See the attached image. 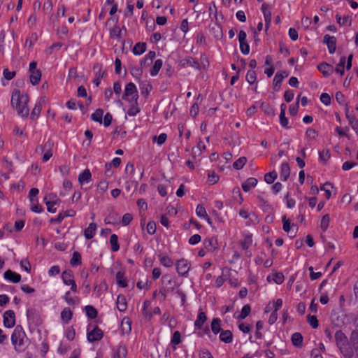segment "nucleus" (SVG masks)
<instances>
[{"label": "nucleus", "instance_id": "obj_59", "mask_svg": "<svg viewBox=\"0 0 358 358\" xmlns=\"http://www.w3.org/2000/svg\"><path fill=\"white\" fill-rule=\"evenodd\" d=\"M121 33H122V29H120L118 27L115 26L110 30V37L111 38H114V37L120 38Z\"/></svg>", "mask_w": 358, "mask_h": 358}, {"label": "nucleus", "instance_id": "obj_24", "mask_svg": "<svg viewBox=\"0 0 358 358\" xmlns=\"http://www.w3.org/2000/svg\"><path fill=\"white\" fill-rule=\"evenodd\" d=\"M146 50V43H137L133 50L132 52L135 55H140L143 54Z\"/></svg>", "mask_w": 358, "mask_h": 358}, {"label": "nucleus", "instance_id": "obj_46", "mask_svg": "<svg viewBox=\"0 0 358 358\" xmlns=\"http://www.w3.org/2000/svg\"><path fill=\"white\" fill-rule=\"evenodd\" d=\"M130 70H131V73L132 74V76H134L136 79L140 80V78L143 74L142 69L141 67L136 68V67L131 66Z\"/></svg>", "mask_w": 358, "mask_h": 358}, {"label": "nucleus", "instance_id": "obj_23", "mask_svg": "<svg viewBox=\"0 0 358 358\" xmlns=\"http://www.w3.org/2000/svg\"><path fill=\"white\" fill-rule=\"evenodd\" d=\"M207 317L206 313L200 312L198 315L197 319L194 322V326L196 329H201L204 322L206 321Z\"/></svg>", "mask_w": 358, "mask_h": 358}, {"label": "nucleus", "instance_id": "obj_40", "mask_svg": "<svg viewBox=\"0 0 358 358\" xmlns=\"http://www.w3.org/2000/svg\"><path fill=\"white\" fill-rule=\"evenodd\" d=\"M282 80H283V77L280 76L278 74H275V76L273 78V87L275 91L280 90V88L281 86V83H282Z\"/></svg>", "mask_w": 358, "mask_h": 358}, {"label": "nucleus", "instance_id": "obj_45", "mask_svg": "<svg viewBox=\"0 0 358 358\" xmlns=\"http://www.w3.org/2000/svg\"><path fill=\"white\" fill-rule=\"evenodd\" d=\"M246 80L250 84H253L257 80L256 72L252 70L248 71L246 75Z\"/></svg>", "mask_w": 358, "mask_h": 358}, {"label": "nucleus", "instance_id": "obj_53", "mask_svg": "<svg viewBox=\"0 0 358 358\" xmlns=\"http://www.w3.org/2000/svg\"><path fill=\"white\" fill-rule=\"evenodd\" d=\"M273 280L278 285H280L284 281V275L282 273H275L273 275Z\"/></svg>", "mask_w": 358, "mask_h": 358}, {"label": "nucleus", "instance_id": "obj_12", "mask_svg": "<svg viewBox=\"0 0 358 358\" xmlns=\"http://www.w3.org/2000/svg\"><path fill=\"white\" fill-rule=\"evenodd\" d=\"M4 278L14 283H17L21 280V275L11 270L6 271L3 274Z\"/></svg>", "mask_w": 358, "mask_h": 358}, {"label": "nucleus", "instance_id": "obj_31", "mask_svg": "<svg viewBox=\"0 0 358 358\" xmlns=\"http://www.w3.org/2000/svg\"><path fill=\"white\" fill-rule=\"evenodd\" d=\"M81 263H82V261H81L80 254L78 252L75 251L73 253V256L70 261V264H71V266H75L80 265Z\"/></svg>", "mask_w": 358, "mask_h": 358}, {"label": "nucleus", "instance_id": "obj_15", "mask_svg": "<svg viewBox=\"0 0 358 358\" xmlns=\"http://www.w3.org/2000/svg\"><path fill=\"white\" fill-rule=\"evenodd\" d=\"M292 343L296 347L301 348L303 346V336L301 333L296 332L292 336Z\"/></svg>", "mask_w": 358, "mask_h": 358}, {"label": "nucleus", "instance_id": "obj_22", "mask_svg": "<svg viewBox=\"0 0 358 358\" xmlns=\"http://www.w3.org/2000/svg\"><path fill=\"white\" fill-rule=\"evenodd\" d=\"M116 303L117 308L120 311L123 312L127 309V305L124 296L119 295L117 298Z\"/></svg>", "mask_w": 358, "mask_h": 358}, {"label": "nucleus", "instance_id": "obj_54", "mask_svg": "<svg viewBox=\"0 0 358 358\" xmlns=\"http://www.w3.org/2000/svg\"><path fill=\"white\" fill-rule=\"evenodd\" d=\"M196 215L200 217H205L207 216V213L205 208L201 205H198L196 209Z\"/></svg>", "mask_w": 358, "mask_h": 358}, {"label": "nucleus", "instance_id": "obj_28", "mask_svg": "<svg viewBox=\"0 0 358 358\" xmlns=\"http://www.w3.org/2000/svg\"><path fill=\"white\" fill-rule=\"evenodd\" d=\"M87 316L90 319H94L97 317L98 312L92 306H86L85 308Z\"/></svg>", "mask_w": 358, "mask_h": 358}, {"label": "nucleus", "instance_id": "obj_44", "mask_svg": "<svg viewBox=\"0 0 358 358\" xmlns=\"http://www.w3.org/2000/svg\"><path fill=\"white\" fill-rule=\"evenodd\" d=\"M330 218L328 214L324 215L321 220V229L323 231H325L329 224Z\"/></svg>", "mask_w": 358, "mask_h": 358}, {"label": "nucleus", "instance_id": "obj_19", "mask_svg": "<svg viewBox=\"0 0 358 358\" xmlns=\"http://www.w3.org/2000/svg\"><path fill=\"white\" fill-rule=\"evenodd\" d=\"M257 184V180L255 178H249L242 184V188L245 192H249L251 187H254Z\"/></svg>", "mask_w": 358, "mask_h": 358}, {"label": "nucleus", "instance_id": "obj_51", "mask_svg": "<svg viewBox=\"0 0 358 358\" xmlns=\"http://www.w3.org/2000/svg\"><path fill=\"white\" fill-rule=\"evenodd\" d=\"M208 182L214 185L219 180V176L214 171L210 172L208 176Z\"/></svg>", "mask_w": 358, "mask_h": 358}, {"label": "nucleus", "instance_id": "obj_38", "mask_svg": "<svg viewBox=\"0 0 358 358\" xmlns=\"http://www.w3.org/2000/svg\"><path fill=\"white\" fill-rule=\"evenodd\" d=\"M337 22L341 26L343 24H348V26L351 25L352 19L349 15L345 16L343 19L339 15H336Z\"/></svg>", "mask_w": 358, "mask_h": 358}, {"label": "nucleus", "instance_id": "obj_13", "mask_svg": "<svg viewBox=\"0 0 358 358\" xmlns=\"http://www.w3.org/2000/svg\"><path fill=\"white\" fill-rule=\"evenodd\" d=\"M220 339L225 343H230L233 340V334L230 330H222L220 334Z\"/></svg>", "mask_w": 358, "mask_h": 358}, {"label": "nucleus", "instance_id": "obj_2", "mask_svg": "<svg viewBox=\"0 0 358 358\" xmlns=\"http://www.w3.org/2000/svg\"><path fill=\"white\" fill-rule=\"evenodd\" d=\"M26 336L25 332L21 325H17L11 335V341L13 345L22 346L24 345V338Z\"/></svg>", "mask_w": 358, "mask_h": 358}, {"label": "nucleus", "instance_id": "obj_16", "mask_svg": "<svg viewBox=\"0 0 358 358\" xmlns=\"http://www.w3.org/2000/svg\"><path fill=\"white\" fill-rule=\"evenodd\" d=\"M96 230V224L94 222H92L89 224V227L86 228L84 231L85 237L87 239H91L94 237L95 234V231Z\"/></svg>", "mask_w": 358, "mask_h": 358}, {"label": "nucleus", "instance_id": "obj_55", "mask_svg": "<svg viewBox=\"0 0 358 358\" xmlns=\"http://www.w3.org/2000/svg\"><path fill=\"white\" fill-rule=\"evenodd\" d=\"M166 137H167L166 134L164 133H162L158 137H157L156 136H154L152 137V141L155 142L157 140V143L159 145H161L166 141Z\"/></svg>", "mask_w": 358, "mask_h": 358}, {"label": "nucleus", "instance_id": "obj_62", "mask_svg": "<svg viewBox=\"0 0 358 358\" xmlns=\"http://www.w3.org/2000/svg\"><path fill=\"white\" fill-rule=\"evenodd\" d=\"M66 335L68 340L73 341L76 336V331L72 327H69L66 329Z\"/></svg>", "mask_w": 358, "mask_h": 358}, {"label": "nucleus", "instance_id": "obj_61", "mask_svg": "<svg viewBox=\"0 0 358 358\" xmlns=\"http://www.w3.org/2000/svg\"><path fill=\"white\" fill-rule=\"evenodd\" d=\"M133 216L131 213H126L123 215L122 219V223L123 225H128L132 220Z\"/></svg>", "mask_w": 358, "mask_h": 358}, {"label": "nucleus", "instance_id": "obj_26", "mask_svg": "<svg viewBox=\"0 0 358 358\" xmlns=\"http://www.w3.org/2000/svg\"><path fill=\"white\" fill-rule=\"evenodd\" d=\"M221 320L219 318H214L211 322V329L215 334H217L222 331L221 327Z\"/></svg>", "mask_w": 358, "mask_h": 358}, {"label": "nucleus", "instance_id": "obj_10", "mask_svg": "<svg viewBox=\"0 0 358 358\" xmlns=\"http://www.w3.org/2000/svg\"><path fill=\"white\" fill-rule=\"evenodd\" d=\"M345 116L348 120L350 125L354 129V131L358 134V120L353 115H350L349 113V107L348 105L345 106Z\"/></svg>", "mask_w": 358, "mask_h": 358}, {"label": "nucleus", "instance_id": "obj_37", "mask_svg": "<svg viewBox=\"0 0 358 358\" xmlns=\"http://www.w3.org/2000/svg\"><path fill=\"white\" fill-rule=\"evenodd\" d=\"M278 175L275 171H271L266 173L264 176V180L268 184H272L276 179Z\"/></svg>", "mask_w": 358, "mask_h": 358}, {"label": "nucleus", "instance_id": "obj_32", "mask_svg": "<svg viewBox=\"0 0 358 358\" xmlns=\"http://www.w3.org/2000/svg\"><path fill=\"white\" fill-rule=\"evenodd\" d=\"M103 115V110L101 109V108H98L95 110V112L94 113L92 114L91 118L92 120H94L95 122L101 123Z\"/></svg>", "mask_w": 358, "mask_h": 358}, {"label": "nucleus", "instance_id": "obj_60", "mask_svg": "<svg viewBox=\"0 0 358 358\" xmlns=\"http://www.w3.org/2000/svg\"><path fill=\"white\" fill-rule=\"evenodd\" d=\"M139 111L140 109L138 107V105L132 104V106L129 108L127 113L129 116H134L139 113Z\"/></svg>", "mask_w": 358, "mask_h": 358}, {"label": "nucleus", "instance_id": "obj_58", "mask_svg": "<svg viewBox=\"0 0 358 358\" xmlns=\"http://www.w3.org/2000/svg\"><path fill=\"white\" fill-rule=\"evenodd\" d=\"M320 101L326 106H328L331 103V96L327 93H322L320 95Z\"/></svg>", "mask_w": 358, "mask_h": 358}, {"label": "nucleus", "instance_id": "obj_29", "mask_svg": "<svg viewBox=\"0 0 358 358\" xmlns=\"http://www.w3.org/2000/svg\"><path fill=\"white\" fill-rule=\"evenodd\" d=\"M203 244L208 250L213 251L217 249V246L215 245L217 244V241L213 240V238L205 239L203 241Z\"/></svg>", "mask_w": 358, "mask_h": 358}, {"label": "nucleus", "instance_id": "obj_50", "mask_svg": "<svg viewBox=\"0 0 358 358\" xmlns=\"http://www.w3.org/2000/svg\"><path fill=\"white\" fill-rule=\"evenodd\" d=\"M41 106L40 103L36 104L34 108L33 109L31 114V119L34 120L35 118L38 117L41 113Z\"/></svg>", "mask_w": 358, "mask_h": 358}, {"label": "nucleus", "instance_id": "obj_57", "mask_svg": "<svg viewBox=\"0 0 358 358\" xmlns=\"http://www.w3.org/2000/svg\"><path fill=\"white\" fill-rule=\"evenodd\" d=\"M282 221L283 223V230L286 232H289L291 228V222L289 220L286 218V216L284 215L282 218Z\"/></svg>", "mask_w": 358, "mask_h": 358}, {"label": "nucleus", "instance_id": "obj_56", "mask_svg": "<svg viewBox=\"0 0 358 358\" xmlns=\"http://www.w3.org/2000/svg\"><path fill=\"white\" fill-rule=\"evenodd\" d=\"M147 231L149 234H154L156 231V224L154 221H150L147 224Z\"/></svg>", "mask_w": 358, "mask_h": 358}, {"label": "nucleus", "instance_id": "obj_35", "mask_svg": "<svg viewBox=\"0 0 358 358\" xmlns=\"http://www.w3.org/2000/svg\"><path fill=\"white\" fill-rule=\"evenodd\" d=\"M247 162L245 157H241L235 161L233 164V167L236 170L241 169Z\"/></svg>", "mask_w": 358, "mask_h": 358}, {"label": "nucleus", "instance_id": "obj_27", "mask_svg": "<svg viewBox=\"0 0 358 358\" xmlns=\"http://www.w3.org/2000/svg\"><path fill=\"white\" fill-rule=\"evenodd\" d=\"M345 62H346V57L345 56L341 57L340 59L339 63L337 64V66L335 69V71L337 73H339L341 76L344 75V68H345Z\"/></svg>", "mask_w": 358, "mask_h": 358}, {"label": "nucleus", "instance_id": "obj_9", "mask_svg": "<svg viewBox=\"0 0 358 358\" xmlns=\"http://www.w3.org/2000/svg\"><path fill=\"white\" fill-rule=\"evenodd\" d=\"M317 69L324 77L329 76L334 71L333 66L324 62L318 64Z\"/></svg>", "mask_w": 358, "mask_h": 358}, {"label": "nucleus", "instance_id": "obj_1", "mask_svg": "<svg viewBox=\"0 0 358 358\" xmlns=\"http://www.w3.org/2000/svg\"><path fill=\"white\" fill-rule=\"evenodd\" d=\"M29 96L22 95L20 90H15L11 97V105L17 110V114L22 117H27L29 115V110L27 107Z\"/></svg>", "mask_w": 358, "mask_h": 358}, {"label": "nucleus", "instance_id": "obj_64", "mask_svg": "<svg viewBox=\"0 0 358 358\" xmlns=\"http://www.w3.org/2000/svg\"><path fill=\"white\" fill-rule=\"evenodd\" d=\"M3 73L4 78L6 80H10L13 79L15 77V76L16 74V72L15 71H9L8 69H5L3 70Z\"/></svg>", "mask_w": 358, "mask_h": 358}, {"label": "nucleus", "instance_id": "obj_11", "mask_svg": "<svg viewBox=\"0 0 358 358\" xmlns=\"http://www.w3.org/2000/svg\"><path fill=\"white\" fill-rule=\"evenodd\" d=\"M335 340L338 348L348 344V339L341 330H338L336 332Z\"/></svg>", "mask_w": 358, "mask_h": 358}, {"label": "nucleus", "instance_id": "obj_14", "mask_svg": "<svg viewBox=\"0 0 358 358\" xmlns=\"http://www.w3.org/2000/svg\"><path fill=\"white\" fill-rule=\"evenodd\" d=\"M290 175V168L287 162H284L281 165L280 178L282 180L286 181Z\"/></svg>", "mask_w": 358, "mask_h": 358}, {"label": "nucleus", "instance_id": "obj_21", "mask_svg": "<svg viewBox=\"0 0 358 358\" xmlns=\"http://www.w3.org/2000/svg\"><path fill=\"white\" fill-rule=\"evenodd\" d=\"M30 73H31V75L29 76L30 83L33 85H38L41 80V76H42V73H41V70L34 71H32Z\"/></svg>", "mask_w": 358, "mask_h": 358}, {"label": "nucleus", "instance_id": "obj_43", "mask_svg": "<svg viewBox=\"0 0 358 358\" xmlns=\"http://www.w3.org/2000/svg\"><path fill=\"white\" fill-rule=\"evenodd\" d=\"M127 350L124 346H120L114 355V358H122L127 356Z\"/></svg>", "mask_w": 358, "mask_h": 358}, {"label": "nucleus", "instance_id": "obj_30", "mask_svg": "<svg viewBox=\"0 0 358 358\" xmlns=\"http://www.w3.org/2000/svg\"><path fill=\"white\" fill-rule=\"evenodd\" d=\"M117 284L121 287H127V280L124 279V273L119 271L116 273Z\"/></svg>", "mask_w": 358, "mask_h": 358}, {"label": "nucleus", "instance_id": "obj_3", "mask_svg": "<svg viewBox=\"0 0 358 358\" xmlns=\"http://www.w3.org/2000/svg\"><path fill=\"white\" fill-rule=\"evenodd\" d=\"M27 317L29 323L35 326L40 325L42 323L40 313L36 308H28L27 310Z\"/></svg>", "mask_w": 358, "mask_h": 358}, {"label": "nucleus", "instance_id": "obj_33", "mask_svg": "<svg viewBox=\"0 0 358 358\" xmlns=\"http://www.w3.org/2000/svg\"><path fill=\"white\" fill-rule=\"evenodd\" d=\"M162 64H163V62H162V59H157L155 61L154 66H152V68L150 70L151 76H155L157 75L160 69L162 66Z\"/></svg>", "mask_w": 358, "mask_h": 358}, {"label": "nucleus", "instance_id": "obj_18", "mask_svg": "<svg viewBox=\"0 0 358 358\" xmlns=\"http://www.w3.org/2000/svg\"><path fill=\"white\" fill-rule=\"evenodd\" d=\"M62 278L63 282L66 285H69L74 281L73 272L71 270L64 271L62 274Z\"/></svg>", "mask_w": 358, "mask_h": 358}, {"label": "nucleus", "instance_id": "obj_25", "mask_svg": "<svg viewBox=\"0 0 358 358\" xmlns=\"http://www.w3.org/2000/svg\"><path fill=\"white\" fill-rule=\"evenodd\" d=\"M350 343L353 346L356 355L358 357V332L353 331L350 336Z\"/></svg>", "mask_w": 358, "mask_h": 358}, {"label": "nucleus", "instance_id": "obj_49", "mask_svg": "<svg viewBox=\"0 0 358 358\" xmlns=\"http://www.w3.org/2000/svg\"><path fill=\"white\" fill-rule=\"evenodd\" d=\"M330 156L331 155L329 150H323L322 152H319L320 159L324 163L327 162V161L330 158Z\"/></svg>", "mask_w": 358, "mask_h": 358}, {"label": "nucleus", "instance_id": "obj_47", "mask_svg": "<svg viewBox=\"0 0 358 358\" xmlns=\"http://www.w3.org/2000/svg\"><path fill=\"white\" fill-rule=\"evenodd\" d=\"M122 331L124 334H129L131 330V322L127 320V322H124V319L122 320L121 324Z\"/></svg>", "mask_w": 358, "mask_h": 358}, {"label": "nucleus", "instance_id": "obj_42", "mask_svg": "<svg viewBox=\"0 0 358 358\" xmlns=\"http://www.w3.org/2000/svg\"><path fill=\"white\" fill-rule=\"evenodd\" d=\"M211 31L217 39H220L222 37V29L220 25L215 24L211 28Z\"/></svg>", "mask_w": 358, "mask_h": 358}, {"label": "nucleus", "instance_id": "obj_7", "mask_svg": "<svg viewBox=\"0 0 358 358\" xmlns=\"http://www.w3.org/2000/svg\"><path fill=\"white\" fill-rule=\"evenodd\" d=\"M323 43L326 44L328 48L329 52L333 54L336 50V38L334 36H331L329 34H326L324 36Z\"/></svg>", "mask_w": 358, "mask_h": 358}, {"label": "nucleus", "instance_id": "obj_6", "mask_svg": "<svg viewBox=\"0 0 358 358\" xmlns=\"http://www.w3.org/2000/svg\"><path fill=\"white\" fill-rule=\"evenodd\" d=\"M103 336V331L96 326L92 331L87 332V341L90 343L101 340Z\"/></svg>", "mask_w": 358, "mask_h": 358}, {"label": "nucleus", "instance_id": "obj_5", "mask_svg": "<svg viewBox=\"0 0 358 358\" xmlns=\"http://www.w3.org/2000/svg\"><path fill=\"white\" fill-rule=\"evenodd\" d=\"M176 270L180 275L185 276L187 274L190 266L187 260L181 259L178 260L176 264Z\"/></svg>", "mask_w": 358, "mask_h": 358}, {"label": "nucleus", "instance_id": "obj_48", "mask_svg": "<svg viewBox=\"0 0 358 358\" xmlns=\"http://www.w3.org/2000/svg\"><path fill=\"white\" fill-rule=\"evenodd\" d=\"M307 320L313 329L318 327V320L316 316L308 315H307Z\"/></svg>", "mask_w": 358, "mask_h": 358}, {"label": "nucleus", "instance_id": "obj_20", "mask_svg": "<svg viewBox=\"0 0 358 358\" xmlns=\"http://www.w3.org/2000/svg\"><path fill=\"white\" fill-rule=\"evenodd\" d=\"M92 177L89 169L84 170L78 176V182L83 185L85 182H88Z\"/></svg>", "mask_w": 358, "mask_h": 358}, {"label": "nucleus", "instance_id": "obj_63", "mask_svg": "<svg viewBox=\"0 0 358 358\" xmlns=\"http://www.w3.org/2000/svg\"><path fill=\"white\" fill-rule=\"evenodd\" d=\"M308 270L310 271V279L312 280H316V279H318L319 278L321 277L322 275V273L321 272H314L313 271V266H310L308 268Z\"/></svg>", "mask_w": 358, "mask_h": 358}, {"label": "nucleus", "instance_id": "obj_17", "mask_svg": "<svg viewBox=\"0 0 358 358\" xmlns=\"http://www.w3.org/2000/svg\"><path fill=\"white\" fill-rule=\"evenodd\" d=\"M341 352L345 358H352L354 355L353 348L348 346V344L338 347Z\"/></svg>", "mask_w": 358, "mask_h": 358}, {"label": "nucleus", "instance_id": "obj_41", "mask_svg": "<svg viewBox=\"0 0 358 358\" xmlns=\"http://www.w3.org/2000/svg\"><path fill=\"white\" fill-rule=\"evenodd\" d=\"M72 312L69 308H64L62 313H61V317L62 319L65 322H68L72 317Z\"/></svg>", "mask_w": 358, "mask_h": 358}, {"label": "nucleus", "instance_id": "obj_34", "mask_svg": "<svg viewBox=\"0 0 358 358\" xmlns=\"http://www.w3.org/2000/svg\"><path fill=\"white\" fill-rule=\"evenodd\" d=\"M110 243L111 245V249L113 252H116L120 249L118 243V238L116 234H112L110 238Z\"/></svg>", "mask_w": 358, "mask_h": 358}, {"label": "nucleus", "instance_id": "obj_52", "mask_svg": "<svg viewBox=\"0 0 358 358\" xmlns=\"http://www.w3.org/2000/svg\"><path fill=\"white\" fill-rule=\"evenodd\" d=\"M180 342V333L178 331H176L173 333L171 343L173 345H178Z\"/></svg>", "mask_w": 358, "mask_h": 358}, {"label": "nucleus", "instance_id": "obj_36", "mask_svg": "<svg viewBox=\"0 0 358 358\" xmlns=\"http://www.w3.org/2000/svg\"><path fill=\"white\" fill-rule=\"evenodd\" d=\"M160 263L166 267H171L173 264V261L168 256L159 255Z\"/></svg>", "mask_w": 358, "mask_h": 358}, {"label": "nucleus", "instance_id": "obj_4", "mask_svg": "<svg viewBox=\"0 0 358 358\" xmlns=\"http://www.w3.org/2000/svg\"><path fill=\"white\" fill-rule=\"evenodd\" d=\"M3 325L7 328H12L15 324V315L13 310H6L3 315Z\"/></svg>", "mask_w": 358, "mask_h": 358}, {"label": "nucleus", "instance_id": "obj_8", "mask_svg": "<svg viewBox=\"0 0 358 358\" xmlns=\"http://www.w3.org/2000/svg\"><path fill=\"white\" fill-rule=\"evenodd\" d=\"M131 96L138 97V92L135 85L133 83H129L125 87L124 93L122 99H128V97Z\"/></svg>", "mask_w": 358, "mask_h": 358}, {"label": "nucleus", "instance_id": "obj_39", "mask_svg": "<svg viewBox=\"0 0 358 358\" xmlns=\"http://www.w3.org/2000/svg\"><path fill=\"white\" fill-rule=\"evenodd\" d=\"M251 311L250 306L247 304L245 305L241 312V314L238 316V320H243L249 315Z\"/></svg>", "mask_w": 358, "mask_h": 358}]
</instances>
